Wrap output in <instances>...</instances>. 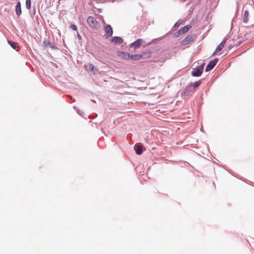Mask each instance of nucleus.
<instances>
[{
    "instance_id": "3",
    "label": "nucleus",
    "mask_w": 254,
    "mask_h": 254,
    "mask_svg": "<svg viewBox=\"0 0 254 254\" xmlns=\"http://www.w3.org/2000/svg\"><path fill=\"white\" fill-rule=\"evenodd\" d=\"M193 40L194 37L193 36L188 35L181 41V44L182 46H186L193 41Z\"/></svg>"
},
{
    "instance_id": "6",
    "label": "nucleus",
    "mask_w": 254,
    "mask_h": 254,
    "mask_svg": "<svg viewBox=\"0 0 254 254\" xmlns=\"http://www.w3.org/2000/svg\"><path fill=\"white\" fill-rule=\"evenodd\" d=\"M118 56L122 57L123 59L125 60L130 59V54L128 53H125L122 51H118L117 53Z\"/></svg>"
},
{
    "instance_id": "13",
    "label": "nucleus",
    "mask_w": 254,
    "mask_h": 254,
    "mask_svg": "<svg viewBox=\"0 0 254 254\" xmlns=\"http://www.w3.org/2000/svg\"><path fill=\"white\" fill-rule=\"evenodd\" d=\"M142 58V55L140 54L130 55V59L133 61H138Z\"/></svg>"
},
{
    "instance_id": "12",
    "label": "nucleus",
    "mask_w": 254,
    "mask_h": 254,
    "mask_svg": "<svg viewBox=\"0 0 254 254\" xmlns=\"http://www.w3.org/2000/svg\"><path fill=\"white\" fill-rule=\"evenodd\" d=\"M15 11L16 14L18 16H19L21 14V3L19 1L17 3V4L15 6Z\"/></svg>"
},
{
    "instance_id": "9",
    "label": "nucleus",
    "mask_w": 254,
    "mask_h": 254,
    "mask_svg": "<svg viewBox=\"0 0 254 254\" xmlns=\"http://www.w3.org/2000/svg\"><path fill=\"white\" fill-rule=\"evenodd\" d=\"M191 28V26L189 25H187L178 30V34L180 35L184 34L187 32Z\"/></svg>"
},
{
    "instance_id": "11",
    "label": "nucleus",
    "mask_w": 254,
    "mask_h": 254,
    "mask_svg": "<svg viewBox=\"0 0 254 254\" xmlns=\"http://www.w3.org/2000/svg\"><path fill=\"white\" fill-rule=\"evenodd\" d=\"M123 41V39L119 37H114L112 40V42L114 43L115 45L120 44Z\"/></svg>"
},
{
    "instance_id": "14",
    "label": "nucleus",
    "mask_w": 254,
    "mask_h": 254,
    "mask_svg": "<svg viewBox=\"0 0 254 254\" xmlns=\"http://www.w3.org/2000/svg\"><path fill=\"white\" fill-rule=\"evenodd\" d=\"M142 147L140 144L136 145L135 146V150L136 151V153L138 155H140L142 153Z\"/></svg>"
},
{
    "instance_id": "8",
    "label": "nucleus",
    "mask_w": 254,
    "mask_h": 254,
    "mask_svg": "<svg viewBox=\"0 0 254 254\" xmlns=\"http://www.w3.org/2000/svg\"><path fill=\"white\" fill-rule=\"evenodd\" d=\"M85 67L89 72H90L93 74H95L97 71V69L95 68V66L92 64H87L85 65Z\"/></svg>"
},
{
    "instance_id": "15",
    "label": "nucleus",
    "mask_w": 254,
    "mask_h": 254,
    "mask_svg": "<svg viewBox=\"0 0 254 254\" xmlns=\"http://www.w3.org/2000/svg\"><path fill=\"white\" fill-rule=\"evenodd\" d=\"M249 11L248 10H246L243 16V21L245 23H247L248 21V16H249Z\"/></svg>"
},
{
    "instance_id": "7",
    "label": "nucleus",
    "mask_w": 254,
    "mask_h": 254,
    "mask_svg": "<svg viewBox=\"0 0 254 254\" xmlns=\"http://www.w3.org/2000/svg\"><path fill=\"white\" fill-rule=\"evenodd\" d=\"M105 32L106 33L107 37H111L113 34V29L110 25H107L105 28Z\"/></svg>"
},
{
    "instance_id": "17",
    "label": "nucleus",
    "mask_w": 254,
    "mask_h": 254,
    "mask_svg": "<svg viewBox=\"0 0 254 254\" xmlns=\"http://www.w3.org/2000/svg\"><path fill=\"white\" fill-rule=\"evenodd\" d=\"M8 43L13 49L18 51V50L17 49V44L16 43L11 41H8Z\"/></svg>"
},
{
    "instance_id": "5",
    "label": "nucleus",
    "mask_w": 254,
    "mask_h": 254,
    "mask_svg": "<svg viewBox=\"0 0 254 254\" xmlns=\"http://www.w3.org/2000/svg\"><path fill=\"white\" fill-rule=\"evenodd\" d=\"M218 61V60L217 59H215L213 61H210L206 67V71H208L211 70L215 66Z\"/></svg>"
},
{
    "instance_id": "18",
    "label": "nucleus",
    "mask_w": 254,
    "mask_h": 254,
    "mask_svg": "<svg viewBox=\"0 0 254 254\" xmlns=\"http://www.w3.org/2000/svg\"><path fill=\"white\" fill-rule=\"evenodd\" d=\"M31 0H26L25 5L28 9H29L31 7Z\"/></svg>"
},
{
    "instance_id": "1",
    "label": "nucleus",
    "mask_w": 254,
    "mask_h": 254,
    "mask_svg": "<svg viewBox=\"0 0 254 254\" xmlns=\"http://www.w3.org/2000/svg\"><path fill=\"white\" fill-rule=\"evenodd\" d=\"M88 25L92 29H96L99 27L100 23L93 16H89L87 19Z\"/></svg>"
},
{
    "instance_id": "10",
    "label": "nucleus",
    "mask_w": 254,
    "mask_h": 254,
    "mask_svg": "<svg viewBox=\"0 0 254 254\" xmlns=\"http://www.w3.org/2000/svg\"><path fill=\"white\" fill-rule=\"evenodd\" d=\"M142 43V40L141 39H138L134 42L131 44V47H133L135 49L139 48Z\"/></svg>"
},
{
    "instance_id": "4",
    "label": "nucleus",
    "mask_w": 254,
    "mask_h": 254,
    "mask_svg": "<svg viewBox=\"0 0 254 254\" xmlns=\"http://www.w3.org/2000/svg\"><path fill=\"white\" fill-rule=\"evenodd\" d=\"M227 39H224L223 41L221 42V43L218 46V47L216 48L215 51L214 53L212 54L213 56L216 55V54L220 52L222 49L223 48L225 44H226Z\"/></svg>"
},
{
    "instance_id": "16",
    "label": "nucleus",
    "mask_w": 254,
    "mask_h": 254,
    "mask_svg": "<svg viewBox=\"0 0 254 254\" xmlns=\"http://www.w3.org/2000/svg\"><path fill=\"white\" fill-rule=\"evenodd\" d=\"M201 81L200 80H198L193 83L190 84V87H193L194 88H195L198 87L201 84Z\"/></svg>"
},
{
    "instance_id": "2",
    "label": "nucleus",
    "mask_w": 254,
    "mask_h": 254,
    "mask_svg": "<svg viewBox=\"0 0 254 254\" xmlns=\"http://www.w3.org/2000/svg\"><path fill=\"white\" fill-rule=\"evenodd\" d=\"M204 65V63L202 64L201 65L197 66L195 68H193V70L191 72V75L193 76H199L201 75L203 70V66Z\"/></svg>"
},
{
    "instance_id": "20",
    "label": "nucleus",
    "mask_w": 254,
    "mask_h": 254,
    "mask_svg": "<svg viewBox=\"0 0 254 254\" xmlns=\"http://www.w3.org/2000/svg\"><path fill=\"white\" fill-rule=\"evenodd\" d=\"M70 28L72 29H73V30H74V31H77V26L75 25L71 24L70 25Z\"/></svg>"
},
{
    "instance_id": "19",
    "label": "nucleus",
    "mask_w": 254,
    "mask_h": 254,
    "mask_svg": "<svg viewBox=\"0 0 254 254\" xmlns=\"http://www.w3.org/2000/svg\"><path fill=\"white\" fill-rule=\"evenodd\" d=\"M43 44L45 47H48V46L52 47V44L50 42L44 41Z\"/></svg>"
}]
</instances>
